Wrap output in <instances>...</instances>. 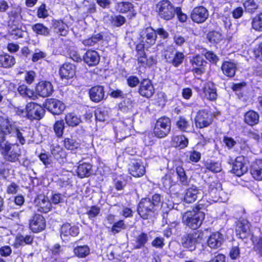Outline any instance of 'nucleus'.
<instances>
[{
  "label": "nucleus",
  "instance_id": "1",
  "mask_svg": "<svg viewBox=\"0 0 262 262\" xmlns=\"http://www.w3.org/2000/svg\"><path fill=\"white\" fill-rule=\"evenodd\" d=\"M161 202V197L159 194H155L151 197L143 198L139 203L138 212L144 220L150 218L159 209Z\"/></svg>",
  "mask_w": 262,
  "mask_h": 262
},
{
  "label": "nucleus",
  "instance_id": "2",
  "mask_svg": "<svg viewBox=\"0 0 262 262\" xmlns=\"http://www.w3.org/2000/svg\"><path fill=\"white\" fill-rule=\"evenodd\" d=\"M202 207L198 205L192 210L186 212L183 215L184 224L193 229L198 228L205 218V213L201 210Z\"/></svg>",
  "mask_w": 262,
  "mask_h": 262
},
{
  "label": "nucleus",
  "instance_id": "3",
  "mask_svg": "<svg viewBox=\"0 0 262 262\" xmlns=\"http://www.w3.org/2000/svg\"><path fill=\"white\" fill-rule=\"evenodd\" d=\"M155 11L161 19L170 20L174 18L176 14V8L168 0H162L155 5Z\"/></svg>",
  "mask_w": 262,
  "mask_h": 262
},
{
  "label": "nucleus",
  "instance_id": "4",
  "mask_svg": "<svg viewBox=\"0 0 262 262\" xmlns=\"http://www.w3.org/2000/svg\"><path fill=\"white\" fill-rule=\"evenodd\" d=\"M17 142L16 141L15 144H12L9 142L1 145L0 151L7 161L13 163L19 161L21 156V151L18 148Z\"/></svg>",
  "mask_w": 262,
  "mask_h": 262
},
{
  "label": "nucleus",
  "instance_id": "5",
  "mask_svg": "<svg viewBox=\"0 0 262 262\" xmlns=\"http://www.w3.org/2000/svg\"><path fill=\"white\" fill-rule=\"evenodd\" d=\"M170 128V119L167 117H162L157 121L154 133L155 136L159 138H164L169 133Z\"/></svg>",
  "mask_w": 262,
  "mask_h": 262
},
{
  "label": "nucleus",
  "instance_id": "6",
  "mask_svg": "<svg viewBox=\"0 0 262 262\" xmlns=\"http://www.w3.org/2000/svg\"><path fill=\"white\" fill-rule=\"evenodd\" d=\"M203 235L202 233L198 231L186 234L182 238V244L185 248L189 249L190 251H193L195 249L196 245L202 239Z\"/></svg>",
  "mask_w": 262,
  "mask_h": 262
},
{
  "label": "nucleus",
  "instance_id": "7",
  "mask_svg": "<svg viewBox=\"0 0 262 262\" xmlns=\"http://www.w3.org/2000/svg\"><path fill=\"white\" fill-rule=\"evenodd\" d=\"M184 57L182 52L176 51L172 47H168L165 53L167 62L175 67H178L182 63Z\"/></svg>",
  "mask_w": 262,
  "mask_h": 262
},
{
  "label": "nucleus",
  "instance_id": "8",
  "mask_svg": "<svg viewBox=\"0 0 262 262\" xmlns=\"http://www.w3.org/2000/svg\"><path fill=\"white\" fill-rule=\"evenodd\" d=\"M28 118L31 120H40L44 116L45 111L40 105L34 102H30L26 105Z\"/></svg>",
  "mask_w": 262,
  "mask_h": 262
},
{
  "label": "nucleus",
  "instance_id": "9",
  "mask_svg": "<svg viewBox=\"0 0 262 262\" xmlns=\"http://www.w3.org/2000/svg\"><path fill=\"white\" fill-rule=\"evenodd\" d=\"M46 227V220L42 215L35 214L29 220V228L34 233L44 230Z\"/></svg>",
  "mask_w": 262,
  "mask_h": 262
},
{
  "label": "nucleus",
  "instance_id": "10",
  "mask_svg": "<svg viewBox=\"0 0 262 262\" xmlns=\"http://www.w3.org/2000/svg\"><path fill=\"white\" fill-rule=\"evenodd\" d=\"M195 122L198 127H207L212 123V114L205 110L200 111L195 118Z\"/></svg>",
  "mask_w": 262,
  "mask_h": 262
},
{
  "label": "nucleus",
  "instance_id": "11",
  "mask_svg": "<svg viewBox=\"0 0 262 262\" xmlns=\"http://www.w3.org/2000/svg\"><path fill=\"white\" fill-rule=\"evenodd\" d=\"M138 93L142 97L149 98L155 93V88L150 80L144 79L140 82Z\"/></svg>",
  "mask_w": 262,
  "mask_h": 262
},
{
  "label": "nucleus",
  "instance_id": "12",
  "mask_svg": "<svg viewBox=\"0 0 262 262\" xmlns=\"http://www.w3.org/2000/svg\"><path fill=\"white\" fill-rule=\"evenodd\" d=\"M45 105L46 108L55 115H59L65 108V105L61 101L53 98L47 99Z\"/></svg>",
  "mask_w": 262,
  "mask_h": 262
},
{
  "label": "nucleus",
  "instance_id": "13",
  "mask_svg": "<svg viewBox=\"0 0 262 262\" xmlns=\"http://www.w3.org/2000/svg\"><path fill=\"white\" fill-rule=\"evenodd\" d=\"M34 203L37 210L40 212L47 213L50 211L52 205L48 198L43 194L38 195L35 199Z\"/></svg>",
  "mask_w": 262,
  "mask_h": 262
},
{
  "label": "nucleus",
  "instance_id": "14",
  "mask_svg": "<svg viewBox=\"0 0 262 262\" xmlns=\"http://www.w3.org/2000/svg\"><path fill=\"white\" fill-rule=\"evenodd\" d=\"M208 16V10L203 6L194 8L191 13L192 20L196 23L204 22Z\"/></svg>",
  "mask_w": 262,
  "mask_h": 262
},
{
  "label": "nucleus",
  "instance_id": "15",
  "mask_svg": "<svg viewBox=\"0 0 262 262\" xmlns=\"http://www.w3.org/2000/svg\"><path fill=\"white\" fill-rule=\"evenodd\" d=\"M251 225L246 219H241L236 223L235 231L237 235L241 238L246 237L249 233Z\"/></svg>",
  "mask_w": 262,
  "mask_h": 262
},
{
  "label": "nucleus",
  "instance_id": "16",
  "mask_svg": "<svg viewBox=\"0 0 262 262\" xmlns=\"http://www.w3.org/2000/svg\"><path fill=\"white\" fill-rule=\"evenodd\" d=\"M36 92L39 96L47 97L52 94L53 87L50 82L41 81L36 86Z\"/></svg>",
  "mask_w": 262,
  "mask_h": 262
},
{
  "label": "nucleus",
  "instance_id": "17",
  "mask_svg": "<svg viewBox=\"0 0 262 262\" xmlns=\"http://www.w3.org/2000/svg\"><path fill=\"white\" fill-rule=\"evenodd\" d=\"M202 193L200 189L196 186H192L186 189L184 195V201L187 203H192L201 198Z\"/></svg>",
  "mask_w": 262,
  "mask_h": 262
},
{
  "label": "nucleus",
  "instance_id": "18",
  "mask_svg": "<svg viewBox=\"0 0 262 262\" xmlns=\"http://www.w3.org/2000/svg\"><path fill=\"white\" fill-rule=\"evenodd\" d=\"M79 233V228L76 226H71L69 223L62 225L60 229V236L63 239H66L69 235L76 236Z\"/></svg>",
  "mask_w": 262,
  "mask_h": 262
},
{
  "label": "nucleus",
  "instance_id": "19",
  "mask_svg": "<svg viewBox=\"0 0 262 262\" xmlns=\"http://www.w3.org/2000/svg\"><path fill=\"white\" fill-rule=\"evenodd\" d=\"M89 96L91 100L95 102H99L104 99L105 94L103 86L97 85L92 87L89 91Z\"/></svg>",
  "mask_w": 262,
  "mask_h": 262
},
{
  "label": "nucleus",
  "instance_id": "20",
  "mask_svg": "<svg viewBox=\"0 0 262 262\" xmlns=\"http://www.w3.org/2000/svg\"><path fill=\"white\" fill-rule=\"evenodd\" d=\"M208 192L214 201H223L221 194L223 193V192H222L220 183L215 182L211 183L209 185Z\"/></svg>",
  "mask_w": 262,
  "mask_h": 262
},
{
  "label": "nucleus",
  "instance_id": "21",
  "mask_svg": "<svg viewBox=\"0 0 262 262\" xmlns=\"http://www.w3.org/2000/svg\"><path fill=\"white\" fill-rule=\"evenodd\" d=\"M75 66L72 63H64L59 69V75L61 78L69 79L75 75Z\"/></svg>",
  "mask_w": 262,
  "mask_h": 262
},
{
  "label": "nucleus",
  "instance_id": "22",
  "mask_svg": "<svg viewBox=\"0 0 262 262\" xmlns=\"http://www.w3.org/2000/svg\"><path fill=\"white\" fill-rule=\"evenodd\" d=\"M247 171L244 164V157H237L233 163L232 171L237 176H241Z\"/></svg>",
  "mask_w": 262,
  "mask_h": 262
},
{
  "label": "nucleus",
  "instance_id": "23",
  "mask_svg": "<svg viewBox=\"0 0 262 262\" xmlns=\"http://www.w3.org/2000/svg\"><path fill=\"white\" fill-rule=\"evenodd\" d=\"M84 61L89 66H95L99 63L100 57L96 51L88 50L83 57Z\"/></svg>",
  "mask_w": 262,
  "mask_h": 262
},
{
  "label": "nucleus",
  "instance_id": "24",
  "mask_svg": "<svg viewBox=\"0 0 262 262\" xmlns=\"http://www.w3.org/2000/svg\"><path fill=\"white\" fill-rule=\"evenodd\" d=\"M141 36L143 39H145L146 43L150 46L156 43L157 37L156 31L151 27L144 29L141 32Z\"/></svg>",
  "mask_w": 262,
  "mask_h": 262
},
{
  "label": "nucleus",
  "instance_id": "25",
  "mask_svg": "<svg viewBox=\"0 0 262 262\" xmlns=\"http://www.w3.org/2000/svg\"><path fill=\"white\" fill-rule=\"evenodd\" d=\"M129 173L134 177H140L145 173V168L140 162L132 163L129 167Z\"/></svg>",
  "mask_w": 262,
  "mask_h": 262
},
{
  "label": "nucleus",
  "instance_id": "26",
  "mask_svg": "<svg viewBox=\"0 0 262 262\" xmlns=\"http://www.w3.org/2000/svg\"><path fill=\"white\" fill-rule=\"evenodd\" d=\"M250 172L254 179L262 181V159H257L252 163Z\"/></svg>",
  "mask_w": 262,
  "mask_h": 262
},
{
  "label": "nucleus",
  "instance_id": "27",
  "mask_svg": "<svg viewBox=\"0 0 262 262\" xmlns=\"http://www.w3.org/2000/svg\"><path fill=\"white\" fill-rule=\"evenodd\" d=\"M21 13V10L19 7L12 9L7 13L8 23L14 26L18 25L22 18Z\"/></svg>",
  "mask_w": 262,
  "mask_h": 262
},
{
  "label": "nucleus",
  "instance_id": "28",
  "mask_svg": "<svg viewBox=\"0 0 262 262\" xmlns=\"http://www.w3.org/2000/svg\"><path fill=\"white\" fill-rule=\"evenodd\" d=\"M223 236L219 232L211 234L208 241L207 244L209 247L212 249H217L220 247L223 242Z\"/></svg>",
  "mask_w": 262,
  "mask_h": 262
},
{
  "label": "nucleus",
  "instance_id": "29",
  "mask_svg": "<svg viewBox=\"0 0 262 262\" xmlns=\"http://www.w3.org/2000/svg\"><path fill=\"white\" fill-rule=\"evenodd\" d=\"M136 57L137 58L138 63H141L142 66L145 67H150L157 62L155 57L154 56L147 57L145 53L137 54Z\"/></svg>",
  "mask_w": 262,
  "mask_h": 262
},
{
  "label": "nucleus",
  "instance_id": "30",
  "mask_svg": "<svg viewBox=\"0 0 262 262\" xmlns=\"http://www.w3.org/2000/svg\"><path fill=\"white\" fill-rule=\"evenodd\" d=\"M78 176L80 178L88 177L92 173V166L90 163L80 164L77 169Z\"/></svg>",
  "mask_w": 262,
  "mask_h": 262
},
{
  "label": "nucleus",
  "instance_id": "31",
  "mask_svg": "<svg viewBox=\"0 0 262 262\" xmlns=\"http://www.w3.org/2000/svg\"><path fill=\"white\" fill-rule=\"evenodd\" d=\"M259 114L252 110L246 113L244 115V122L250 126L257 124L259 122Z\"/></svg>",
  "mask_w": 262,
  "mask_h": 262
},
{
  "label": "nucleus",
  "instance_id": "32",
  "mask_svg": "<svg viewBox=\"0 0 262 262\" xmlns=\"http://www.w3.org/2000/svg\"><path fill=\"white\" fill-rule=\"evenodd\" d=\"M205 96L209 100L213 101L216 99V89L212 83H208L204 88Z\"/></svg>",
  "mask_w": 262,
  "mask_h": 262
},
{
  "label": "nucleus",
  "instance_id": "33",
  "mask_svg": "<svg viewBox=\"0 0 262 262\" xmlns=\"http://www.w3.org/2000/svg\"><path fill=\"white\" fill-rule=\"evenodd\" d=\"M15 58L8 54L0 55V67L4 68H10L15 63Z\"/></svg>",
  "mask_w": 262,
  "mask_h": 262
},
{
  "label": "nucleus",
  "instance_id": "34",
  "mask_svg": "<svg viewBox=\"0 0 262 262\" xmlns=\"http://www.w3.org/2000/svg\"><path fill=\"white\" fill-rule=\"evenodd\" d=\"M33 32L37 35L48 36L50 34L51 30L49 28L41 23H37L31 26Z\"/></svg>",
  "mask_w": 262,
  "mask_h": 262
},
{
  "label": "nucleus",
  "instance_id": "35",
  "mask_svg": "<svg viewBox=\"0 0 262 262\" xmlns=\"http://www.w3.org/2000/svg\"><path fill=\"white\" fill-rule=\"evenodd\" d=\"M221 69L223 73L229 77H233L236 70L235 64L229 61L224 62L222 64Z\"/></svg>",
  "mask_w": 262,
  "mask_h": 262
},
{
  "label": "nucleus",
  "instance_id": "36",
  "mask_svg": "<svg viewBox=\"0 0 262 262\" xmlns=\"http://www.w3.org/2000/svg\"><path fill=\"white\" fill-rule=\"evenodd\" d=\"M51 154L60 163L63 162L67 157L65 151L58 145L53 147L51 149Z\"/></svg>",
  "mask_w": 262,
  "mask_h": 262
},
{
  "label": "nucleus",
  "instance_id": "37",
  "mask_svg": "<svg viewBox=\"0 0 262 262\" xmlns=\"http://www.w3.org/2000/svg\"><path fill=\"white\" fill-rule=\"evenodd\" d=\"M173 144L176 147L183 149L187 147L188 144V140L183 135L177 136L173 138Z\"/></svg>",
  "mask_w": 262,
  "mask_h": 262
},
{
  "label": "nucleus",
  "instance_id": "38",
  "mask_svg": "<svg viewBox=\"0 0 262 262\" xmlns=\"http://www.w3.org/2000/svg\"><path fill=\"white\" fill-rule=\"evenodd\" d=\"M74 254L79 258H84L87 256L90 252L88 246H78L73 250Z\"/></svg>",
  "mask_w": 262,
  "mask_h": 262
},
{
  "label": "nucleus",
  "instance_id": "39",
  "mask_svg": "<svg viewBox=\"0 0 262 262\" xmlns=\"http://www.w3.org/2000/svg\"><path fill=\"white\" fill-rule=\"evenodd\" d=\"M65 120L69 126L72 127L78 125L81 121L80 118L73 113L68 114L66 116Z\"/></svg>",
  "mask_w": 262,
  "mask_h": 262
},
{
  "label": "nucleus",
  "instance_id": "40",
  "mask_svg": "<svg viewBox=\"0 0 262 262\" xmlns=\"http://www.w3.org/2000/svg\"><path fill=\"white\" fill-rule=\"evenodd\" d=\"M103 38V36L101 33H97L92 35L91 37L84 39L82 43L85 46H93L98 42L101 41Z\"/></svg>",
  "mask_w": 262,
  "mask_h": 262
},
{
  "label": "nucleus",
  "instance_id": "41",
  "mask_svg": "<svg viewBox=\"0 0 262 262\" xmlns=\"http://www.w3.org/2000/svg\"><path fill=\"white\" fill-rule=\"evenodd\" d=\"M148 241V235L143 232L141 233L136 237L135 248L138 249L143 247Z\"/></svg>",
  "mask_w": 262,
  "mask_h": 262
},
{
  "label": "nucleus",
  "instance_id": "42",
  "mask_svg": "<svg viewBox=\"0 0 262 262\" xmlns=\"http://www.w3.org/2000/svg\"><path fill=\"white\" fill-rule=\"evenodd\" d=\"M134 107V102L130 98L125 99L119 104V110L123 113H127Z\"/></svg>",
  "mask_w": 262,
  "mask_h": 262
},
{
  "label": "nucleus",
  "instance_id": "43",
  "mask_svg": "<svg viewBox=\"0 0 262 262\" xmlns=\"http://www.w3.org/2000/svg\"><path fill=\"white\" fill-rule=\"evenodd\" d=\"M176 171L180 183L182 185H188L189 181L184 168L181 166H178L176 167Z\"/></svg>",
  "mask_w": 262,
  "mask_h": 262
},
{
  "label": "nucleus",
  "instance_id": "44",
  "mask_svg": "<svg viewBox=\"0 0 262 262\" xmlns=\"http://www.w3.org/2000/svg\"><path fill=\"white\" fill-rule=\"evenodd\" d=\"M205 166L207 169L213 172H219L222 170L220 163L211 160L207 161L205 163Z\"/></svg>",
  "mask_w": 262,
  "mask_h": 262
},
{
  "label": "nucleus",
  "instance_id": "45",
  "mask_svg": "<svg viewBox=\"0 0 262 262\" xmlns=\"http://www.w3.org/2000/svg\"><path fill=\"white\" fill-rule=\"evenodd\" d=\"M244 6L246 11L252 13L258 8L257 0H247L244 3Z\"/></svg>",
  "mask_w": 262,
  "mask_h": 262
},
{
  "label": "nucleus",
  "instance_id": "46",
  "mask_svg": "<svg viewBox=\"0 0 262 262\" xmlns=\"http://www.w3.org/2000/svg\"><path fill=\"white\" fill-rule=\"evenodd\" d=\"M207 38L211 43H216L221 41L223 37L220 32L213 31L207 34Z\"/></svg>",
  "mask_w": 262,
  "mask_h": 262
},
{
  "label": "nucleus",
  "instance_id": "47",
  "mask_svg": "<svg viewBox=\"0 0 262 262\" xmlns=\"http://www.w3.org/2000/svg\"><path fill=\"white\" fill-rule=\"evenodd\" d=\"M64 128V123L63 120H58L55 122L53 126V129L56 136L61 137L63 133Z\"/></svg>",
  "mask_w": 262,
  "mask_h": 262
},
{
  "label": "nucleus",
  "instance_id": "48",
  "mask_svg": "<svg viewBox=\"0 0 262 262\" xmlns=\"http://www.w3.org/2000/svg\"><path fill=\"white\" fill-rule=\"evenodd\" d=\"M101 209L99 207L94 205L87 208L86 214L90 220H93L100 213Z\"/></svg>",
  "mask_w": 262,
  "mask_h": 262
},
{
  "label": "nucleus",
  "instance_id": "49",
  "mask_svg": "<svg viewBox=\"0 0 262 262\" xmlns=\"http://www.w3.org/2000/svg\"><path fill=\"white\" fill-rule=\"evenodd\" d=\"M190 63L193 67H204L207 63L203 57L199 55L193 57L190 60Z\"/></svg>",
  "mask_w": 262,
  "mask_h": 262
},
{
  "label": "nucleus",
  "instance_id": "50",
  "mask_svg": "<svg viewBox=\"0 0 262 262\" xmlns=\"http://www.w3.org/2000/svg\"><path fill=\"white\" fill-rule=\"evenodd\" d=\"M15 124L10 118L7 116H0V128H3L5 131H7L9 126Z\"/></svg>",
  "mask_w": 262,
  "mask_h": 262
},
{
  "label": "nucleus",
  "instance_id": "51",
  "mask_svg": "<svg viewBox=\"0 0 262 262\" xmlns=\"http://www.w3.org/2000/svg\"><path fill=\"white\" fill-rule=\"evenodd\" d=\"M176 125L179 129L183 132H186L190 127L189 122L182 117H179L176 122Z\"/></svg>",
  "mask_w": 262,
  "mask_h": 262
},
{
  "label": "nucleus",
  "instance_id": "52",
  "mask_svg": "<svg viewBox=\"0 0 262 262\" xmlns=\"http://www.w3.org/2000/svg\"><path fill=\"white\" fill-rule=\"evenodd\" d=\"M133 8V4L128 2H120L117 4V9L120 13H126Z\"/></svg>",
  "mask_w": 262,
  "mask_h": 262
},
{
  "label": "nucleus",
  "instance_id": "53",
  "mask_svg": "<svg viewBox=\"0 0 262 262\" xmlns=\"http://www.w3.org/2000/svg\"><path fill=\"white\" fill-rule=\"evenodd\" d=\"M17 91L19 94L23 97L30 98L33 95V91L29 89L25 84L20 85L17 88Z\"/></svg>",
  "mask_w": 262,
  "mask_h": 262
},
{
  "label": "nucleus",
  "instance_id": "54",
  "mask_svg": "<svg viewBox=\"0 0 262 262\" xmlns=\"http://www.w3.org/2000/svg\"><path fill=\"white\" fill-rule=\"evenodd\" d=\"M65 147L69 150L77 149L80 146V144L72 138H66L64 141Z\"/></svg>",
  "mask_w": 262,
  "mask_h": 262
},
{
  "label": "nucleus",
  "instance_id": "55",
  "mask_svg": "<svg viewBox=\"0 0 262 262\" xmlns=\"http://www.w3.org/2000/svg\"><path fill=\"white\" fill-rule=\"evenodd\" d=\"M253 28L259 31H262V13L256 15L252 22Z\"/></svg>",
  "mask_w": 262,
  "mask_h": 262
},
{
  "label": "nucleus",
  "instance_id": "56",
  "mask_svg": "<svg viewBox=\"0 0 262 262\" xmlns=\"http://www.w3.org/2000/svg\"><path fill=\"white\" fill-rule=\"evenodd\" d=\"M126 21L125 18L120 15L112 17V24L114 26L119 27L123 25Z\"/></svg>",
  "mask_w": 262,
  "mask_h": 262
},
{
  "label": "nucleus",
  "instance_id": "57",
  "mask_svg": "<svg viewBox=\"0 0 262 262\" xmlns=\"http://www.w3.org/2000/svg\"><path fill=\"white\" fill-rule=\"evenodd\" d=\"M126 228V226L124 224L122 220H120L118 222L114 224L112 228V232L114 234L119 233L122 229H124Z\"/></svg>",
  "mask_w": 262,
  "mask_h": 262
},
{
  "label": "nucleus",
  "instance_id": "58",
  "mask_svg": "<svg viewBox=\"0 0 262 262\" xmlns=\"http://www.w3.org/2000/svg\"><path fill=\"white\" fill-rule=\"evenodd\" d=\"M56 32L62 36H65L67 34L68 31L67 30V26L63 23V22H58L55 24Z\"/></svg>",
  "mask_w": 262,
  "mask_h": 262
},
{
  "label": "nucleus",
  "instance_id": "59",
  "mask_svg": "<svg viewBox=\"0 0 262 262\" xmlns=\"http://www.w3.org/2000/svg\"><path fill=\"white\" fill-rule=\"evenodd\" d=\"M47 54L38 49L35 50V53L33 54L32 58V61L34 62L38 61L39 60L45 58Z\"/></svg>",
  "mask_w": 262,
  "mask_h": 262
},
{
  "label": "nucleus",
  "instance_id": "60",
  "mask_svg": "<svg viewBox=\"0 0 262 262\" xmlns=\"http://www.w3.org/2000/svg\"><path fill=\"white\" fill-rule=\"evenodd\" d=\"M127 83L128 86L132 88L137 86L140 84L139 78L136 76H130L127 79Z\"/></svg>",
  "mask_w": 262,
  "mask_h": 262
},
{
  "label": "nucleus",
  "instance_id": "61",
  "mask_svg": "<svg viewBox=\"0 0 262 262\" xmlns=\"http://www.w3.org/2000/svg\"><path fill=\"white\" fill-rule=\"evenodd\" d=\"M19 189V186L14 182H12L7 187L6 192L10 194H16Z\"/></svg>",
  "mask_w": 262,
  "mask_h": 262
},
{
  "label": "nucleus",
  "instance_id": "62",
  "mask_svg": "<svg viewBox=\"0 0 262 262\" xmlns=\"http://www.w3.org/2000/svg\"><path fill=\"white\" fill-rule=\"evenodd\" d=\"M240 250L238 245L233 246L230 250L229 255L231 259H235L239 257Z\"/></svg>",
  "mask_w": 262,
  "mask_h": 262
},
{
  "label": "nucleus",
  "instance_id": "63",
  "mask_svg": "<svg viewBox=\"0 0 262 262\" xmlns=\"http://www.w3.org/2000/svg\"><path fill=\"white\" fill-rule=\"evenodd\" d=\"M95 115L96 120L99 121H104L106 120L107 117L105 112L100 110H96Z\"/></svg>",
  "mask_w": 262,
  "mask_h": 262
},
{
  "label": "nucleus",
  "instance_id": "64",
  "mask_svg": "<svg viewBox=\"0 0 262 262\" xmlns=\"http://www.w3.org/2000/svg\"><path fill=\"white\" fill-rule=\"evenodd\" d=\"M48 13L45 4H42L38 9L37 16L39 18H45L48 16Z\"/></svg>",
  "mask_w": 262,
  "mask_h": 262
}]
</instances>
